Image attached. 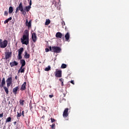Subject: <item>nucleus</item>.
<instances>
[{
  "label": "nucleus",
  "instance_id": "obj_39",
  "mask_svg": "<svg viewBox=\"0 0 129 129\" xmlns=\"http://www.w3.org/2000/svg\"><path fill=\"white\" fill-rule=\"evenodd\" d=\"M59 81H60V82H63V79H62V78L59 79Z\"/></svg>",
  "mask_w": 129,
  "mask_h": 129
},
{
  "label": "nucleus",
  "instance_id": "obj_3",
  "mask_svg": "<svg viewBox=\"0 0 129 129\" xmlns=\"http://www.w3.org/2000/svg\"><path fill=\"white\" fill-rule=\"evenodd\" d=\"M23 10L24 7H23V4L22 3V2H21L19 6L16 8L15 14H18V12H19V11H20V12H23Z\"/></svg>",
  "mask_w": 129,
  "mask_h": 129
},
{
  "label": "nucleus",
  "instance_id": "obj_34",
  "mask_svg": "<svg viewBox=\"0 0 129 129\" xmlns=\"http://www.w3.org/2000/svg\"><path fill=\"white\" fill-rule=\"evenodd\" d=\"M51 122H54V121H55V119L51 118Z\"/></svg>",
  "mask_w": 129,
  "mask_h": 129
},
{
  "label": "nucleus",
  "instance_id": "obj_15",
  "mask_svg": "<svg viewBox=\"0 0 129 129\" xmlns=\"http://www.w3.org/2000/svg\"><path fill=\"white\" fill-rule=\"evenodd\" d=\"M20 63L22 64L21 67H24L26 65V61H25V59H21Z\"/></svg>",
  "mask_w": 129,
  "mask_h": 129
},
{
  "label": "nucleus",
  "instance_id": "obj_16",
  "mask_svg": "<svg viewBox=\"0 0 129 129\" xmlns=\"http://www.w3.org/2000/svg\"><path fill=\"white\" fill-rule=\"evenodd\" d=\"M65 38H66V40L67 41H68V40H69V38H70V34H69V32H68L64 36Z\"/></svg>",
  "mask_w": 129,
  "mask_h": 129
},
{
  "label": "nucleus",
  "instance_id": "obj_4",
  "mask_svg": "<svg viewBox=\"0 0 129 129\" xmlns=\"http://www.w3.org/2000/svg\"><path fill=\"white\" fill-rule=\"evenodd\" d=\"M8 46V40H5L0 43V48L4 49Z\"/></svg>",
  "mask_w": 129,
  "mask_h": 129
},
{
  "label": "nucleus",
  "instance_id": "obj_37",
  "mask_svg": "<svg viewBox=\"0 0 129 129\" xmlns=\"http://www.w3.org/2000/svg\"><path fill=\"white\" fill-rule=\"evenodd\" d=\"M8 21L9 22V21H11L12 17H10L9 18L7 19Z\"/></svg>",
  "mask_w": 129,
  "mask_h": 129
},
{
  "label": "nucleus",
  "instance_id": "obj_47",
  "mask_svg": "<svg viewBox=\"0 0 129 129\" xmlns=\"http://www.w3.org/2000/svg\"><path fill=\"white\" fill-rule=\"evenodd\" d=\"M57 6V4H55V6Z\"/></svg>",
  "mask_w": 129,
  "mask_h": 129
},
{
  "label": "nucleus",
  "instance_id": "obj_11",
  "mask_svg": "<svg viewBox=\"0 0 129 129\" xmlns=\"http://www.w3.org/2000/svg\"><path fill=\"white\" fill-rule=\"evenodd\" d=\"M63 36V34L61 32H57L55 34V37L58 39H61Z\"/></svg>",
  "mask_w": 129,
  "mask_h": 129
},
{
  "label": "nucleus",
  "instance_id": "obj_31",
  "mask_svg": "<svg viewBox=\"0 0 129 129\" xmlns=\"http://www.w3.org/2000/svg\"><path fill=\"white\" fill-rule=\"evenodd\" d=\"M21 13H22V15H24V16L26 14V11L24 10H23V11H21Z\"/></svg>",
  "mask_w": 129,
  "mask_h": 129
},
{
  "label": "nucleus",
  "instance_id": "obj_21",
  "mask_svg": "<svg viewBox=\"0 0 129 129\" xmlns=\"http://www.w3.org/2000/svg\"><path fill=\"white\" fill-rule=\"evenodd\" d=\"M19 72H20L21 73H24V72H25V69H23V67H21L19 70Z\"/></svg>",
  "mask_w": 129,
  "mask_h": 129
},
{
  "label": "nucleus",
  "instance_id": "obj_5",
  "mask_svg": "<svg viewBox=\"0 0 129 129\" xmlns=\"http://www.w3.org/2000/svg\"><path fill=\"white\" fill-rule=\"evenodd\" d=\"M7 87L9 88L11 85L13 83V78L12 77H9L6 80Z\"/></svg>",
  "mask_w": 129,
  "mask_h": 129
},
{
  "label": "nucleus",
  "instance_id": "obj_44",
  "mask_svg": "<svg viewBox=\"0 0 129 129\" xmlns=\"http://www.w3.org/2000/svg\"><path fill=\"white\" fill-rule=\"evenodd\" d=\"M24 111H22V115H23V116H24Z\"/></svg>",
  "mask_w": 129,
  "mask_h": 129
},
{
  "label": "nucleus",
  "instance_id": "obj_29",
  "mask_svg": "<svg viewBox=\"0 0 129 129\" xmlns=\"http://www.w3.org/2000/svg\"><path fill=\"white\" fill-rule=\"evenodd\" d=\"M21 116H22V113L21 112L20 113L17 112V117H21Z\"/></svg>",
  "mask_w": 129,
  "mask_h": 129
},
{
  "label": "nucleus",
  "instance_id": "obj_24",
  "mask_svg": "<svg viewBox=\"0 0 129 129\" xmlns=\"http://www.w3.org/2000/svg\"><path fill=\"white\" fill-rule=\"evenodd\" d=\"M25 57L26 59H29V58H30V54H28L27 52H25Z\"/></svg>",
  "mask_w": 129,
  "mask_h": 129
},
{
  "label": "nucleus",
  "instance_id": "obj_46",
  "mask_svg": "<svg viewBox=\"0 0 129 129\" xmlns=\"http://www.w3.org/2000/svg\"><path fill=\"white\" fill-rule=\"evenodd\" d=\"M17 77L16 76V77H15V79H17Z\"/></svg>",
  "mask_w": 129,
  "mask_h": 129
},
{
  "label": "nucleus",
  "instance_id": "obj_25",
  "mask_svg": "<svg viewBox=\"0 0 129 129\" xmlns=\"http://www.w3.org/2000/svg\"><path fill=\"white\" fill-rule=\"evenodd\" d=\"M11 120L12 118L11 117H8L6 120V123H7V122H10V121H11Z\"/></svg>",
  "mask_w": 129,
  "mask_h": 129
},
{
  "label": "nucleus",
  "instance_id": "obj_10",
  "mask_svg": "<svg viewBox=\"0 0 129 129\" xmlns=\"http://www.w3.org/2000/svg\"><path fill=\"white\" fill-rule=\"evenodd\" d=\"M69 110V109H68V108H66L63 113V117H67V116H68V110Z\"/></svg>",
  "mask_w": 129,
  "mask_h": 129
},
{
  "label": "nucleus",
  "instance_id": "obj_19",
  "mask_svg": "<svg viewBox=\"0 0 129 129\" xmlns=\"http://www.w3.org/2000/svg\"><path fill=\"white\" fill-rule=\"evenodd\" d=\"M14 12V9L12 7H10L9 9V14H12Z\"/></svg>",
  "mask_w": 129,
  "mask_h": 129
},
{
  "label": "nucleus",
  "instance_id": "obj_33",
  "mask_svg": "<svg viewBox=\"0 0 129 129\" xmlns=\"http://www.w3.org/2000/svg\"><path fill=\"white\" fill-rule=\"evenodd\" d=\"M9 23V21L7 19L6 21H4V24H8Z\"/></svg>",
  "mask_w": 129,
  "mask_h": 129
},
{
  "label": "nucleus",
  "instance_id": "obj_41",
  "mask_svg": "<svg viewBox=\"0 0 129 129\" xmlns=\"http://www.w3.org/2000/svg\"><path fill=\"white\" fill-rule=\"evenodd\" d=\"M3 114H0V118L3 117Z\"/></svg>",
  "mask_w": 129,
  "mask_h": 129
},
{
  "label": "nucleus",
  "instance_id": "obj_1",
  "mask_svg": "<svg viewBox=\"0 0 129 129\" xmlns=\"http://www.w3.org/2000/svg\"><path fill=\"white\" fill-rule=\"evenodd\" d=\"M21 43L23 45H29V31H24L22 38H21Z\"/></svg>",
  "mask_w": 129,
  "mask_h": 129
},
{
  "label": "nucleus",
  "instance_id": "obj_45",
  "mask_svg": "<svg viewBox=\"0 0 129 129\" xmlns=\"http://www.w3.org/2000/svg\"><path fill=\"white\" fill-rule=\"evenodd\" d=\"M62 24H64V25H65V22L64 21H63Z\"/></svg>",
  "mask_w": 129,
  "mask_h": 129
},
{
  "label": "nucleus",
  "instance_id": "obj_18",
  "mask_svg": "<svg viewBox=\"0 0 129 129\" xmlns=\"http://www.w3.org/2000/svg\"><path fill=\"white\" fill-rule=\"evenodd\" d=\"M18 89H19V87H16L13 89V93L14 94H17V92L18 91Z\"/></svg>",
  "mask_w": 129,
  "mask_h": 129
},
{
  "label": "nucleus",
  "instance_id": "obj_2",
  "mask_svg": "<svg viewBox=\"0 0 129 129\" xmlns=\"http://www.w3.org/2000/svg\"><path fill=\"white\" fill-rule=\"evenodd\" d=\"M49 50L51 52H54V53H60L61 51V48L58 46H53L52 47L50 46Z\"/></svg>",
  "mask_w": 129,
  "mask_h": 129
},
{
  "label": "nucleus",
  "instance_id": "obj_13",
  "mask_svg": "<svg viewBox=\"0 0 129 129\" xmlns=\"http://www.w3.org/2000/svg\"><path fill=\"white\" fill-rule=\"evenodd\" d=\"M18 64V62H17L16 61L10 62V66L12 67H14V66H17Z\"/></svg>",
  "mask_w": 129,
  "mask_h": 129
},
{
  "label": "nucleus",
  "instance_id": "obj_38",
  "mask_svg": "<svg viewBox=\"0 0 129 129\" xmlns=\"http://www.w3.org/2000/svg\"><path fill=\"white\" fill-rule=\"evenodd\" d=\"M53 95H49V97L50 98H52V97H53Z\"/></svg>",
  "mask_w": 129,
  "mask_h": 129
},
{
  "label": "nucleus",
  "instance_id": "obj_28",
  "mask_svg": "<svg viewBox=\"0 0 129 129\" xmlns=\"http://www.w3.org/2000/svg\"><path fill=\"white\" fill-rule=\"evenodd\" d=\"M24 102H25V101H24V100H20V104H21V105H24Z\"/></svg>",
  "mask_w": 129,
  "mask_h": 129
},
{
  "label": "nucleus",
  "instance_id": "obj_42",
  "mask_svg": "<svg viewBox=\"0 0 129 129\" xmlns=\"http://www.w3.org/2000/svg\"><path fill=\"white\" fill-rule=\"evenodd\" d=\"M14 124L15 125H16V124H17V121H14Z\"/></svg>",
  "mask_w": 129,
  "mask_h": 129
},
{
  "label": "nucleus",
  "instance_id": "obj_36",
  "mask_svg": "<svg viewBox=\"0 0 129 129\" xmlns=\"http://www.w3.org/2000/svg\"><path fill=\"white\" fill-rule=\"evenodd\" d=\"M8 12H7V11H5V16H8Z\"/></svg>",
  "mask_w": 129,
  "mask_h": 129
},
{
  "label": "nucleus",
  "instance_id": "obj_20",
  "mask_svg": "<svg viewBox=\"0 0 129 129\" xmlns=\"http://www.w3.org/2000/svg\"><path fill=\"white\" fill-rule=\"evenodd\" d=\"M3 88L5 90V91L6 93L7 94H9V89L6 86L3 87Z\"/></svg>",
  "mask_w": 129,
  "mask_h": 129
},
{
  "label": "nucleus",
  "instance_id": "obj_30",
  "mask_svg": "<svg viewBox=\"0 0 129 129\" xmlns=\"http://www.w3.org/2000/svg\"><path fill=\"white\" fill-rule=\"evenodd\" d=\"M18 59L21 60L22 59V54L18 53Z\"/></svg>",
  "mask_w": 129,
  "mask_h": 129
},
{
  "label": "nucleus",
  "instance_id": "obj_9",
  "mask_svg": "<svg viewBox=\"0 0 129 129\" xmlns=\"http://www.w3.org/2000/svg\"><path fill=\"white\" fill-rule=\"evenodd\" d=\"M5 85H6V79H5V78H3L1 82V84H0L1 88L5 87Z\"/></svg>",
  "mask_w": 129,
  "mask_h": 129
},
{
  "label": "nucleus",
  "instance_id": "obj_27",
  "mask_svg": "<svg viewBox=\"0 0 129 129\" xmlns=\"http://www.w3.org/2000/svg\"><path fill=\"white\" fill-rule=\"evenodd\" d=\"M51 69V67L50 66H48V67L46 68L44 70L45 71H49Z\"/></svg>",
  "mask_w": 129,
  "mask_h": 129
},
{
  "label": "nucleus",
  "instance_id": "obj_17",
  "mask_svg": "<svg viewBox=\"0 0 129 129\" xmlns=\"http://www.w3.org/2000/svg\"><path fill=\"white\" fill-rule=\"evenodd\" d=\"M26 26H27L28 28H31V21L28 22V20H26Z\"/></svg>",
  "mask_w": 129,
  "mask_h": 129
},
{
  "label": "nucleus",
  "instance_id": "obj_12",
  "mask_svg": "<svg viewBox=\"0 0 129 129\" xmlns=\"http://www.w3.org/2000/svg\"><path fill=\"white\" fill-rule=\"evenodd\" d=\"M32 39L33 40V42L34 43L37 41V36H36V33H34L32 35Z\"/></svg>",
  "mask_w": 129,
  "mask_h": 129
},
{
  "label": "nucleus",
  "instance_id": "obj_14",
  "mask_svg": "<svg viewBox=\"0 0 129 129\" xmlns=\"http://www.w3.org/2000/svg\"><path fill=\"white\" fill-rule=\"evenodd\" d=\"M27 85V83L24 82L23 84L22 85L21 88V90H25L26 89V86Z\"/></svg>",
  "mask_w": 129,
  "mask_h": 129
},
{
  "label": "nucleus",
  "instance_id": "obj_26",
  "mask_svg": "<svg viewBox=\"0 0 129 129\" xmlns=\"http://www.w3.org/2000/svg\"><path fill=\"white\" fill-rule=\"evenodd\" d=\"M66 67H67V65L66 64L62 63L61 64V68H62V69H65Z\"/></svg>",
  "mask_w": 129,
  "mask_h": 129
},
{
  "label": "nucleus",
  "instance_id": "obj_22",
  "mask_svg": "<svg viewBox=\"0 0 129 129\" xmlns=\"http://www.w3.org/2000/svg\"><path fill=\"white\" fill-rule=\"evenodd\" d=\"M51 23V21H50V19H46L45 22V25L48 26L50 23Z\"/></svg>",
  "mask_w": 129,
  "mask_h": 129
},
{
  "label": "nucleus",
  "instance_id": "obj_35",
  "mask_svg": "<svg viewBox=\"0 0 129 129\" xmlns=\"http://www.w3.org/2000/svg\"><path fill=\"white\" fill-rule=\"evenodd\" d=\"M49 51H50V49H49V48L45 49V52H49Z\"/></svg>",
  "mask_w": 129,
  "mask_h": 129
},
{
  "label": "nucleus",
  "instance_id": "obj_32",
  "mask_svg": "<svg viewBox=\"0 0 129 129\" xmlns=\"http://www.w3.org/2000/svg\"><path fill=\"white\" fill-rule=\"evenodd\" d=\"M51 128L52 129H55V124L53 123L52 125H51Z\"/></svg>",
  "mask_w": 129,
  "mask_h": 129
},
{
  "label": "nucleus",
  "instance_id": "obj_7",
  "mask_svg": "<svg viewBox=\"0 0 129 129\" xmlns=\"http://www.w3.org/2000/svg\"><path fill=\"white\" fill-rule=\"evenodd\" d=\"M5 55H6V60H8V59H10V58H11V57H12V52H7L5 53Z\"/></svg>",
  "mask_w": 129,
  "mask_h": 129
},
{
  "label": "nucleus",
  "instance_id": "obj_40",
  "mask_svg": "<svg viewBox=\"0 0 129 129\" xmlns=\"http://www.w3.org/2000/svg\"><path fill=\"white\" fill-rule=\"evenodd\" d=\"M71 83H72V84L74 85V81H71Z\"/></svg>",
  "mask_w": 129,
  "mask_h": 129
},
{
  "label": "nucleus",
  "instance_id": "obj_8",
  "mask_svg": "<svg viewBox=\"0 0 129 129\" xmlns=\"http://www.w3.org/2000/svg\"><path fill=\"white\" fill-rule=\"evenodd\" d=\"M56 77H62V71H56L55 72Z\"/></svg>",
  "mask_w": 129,
  "mask_h": 129
},
{
  "label": "nucleus",
  "instance_id": "obj_23",
  "mask_svg": "<svg viewBox=\"0 0 129 129\" xmlns=\"http://www.w3.org/2000/svg\"><path fill=\"white\" fill-rule=\"evenodd\" d=\"M23 51H24V48L23 47L20 48L18 50V53L19 54H22L23 53Z\"/></svg>",
  "mask_w": 129,
  "mask_h": 129
},
{
  "label": "nucleus",
  "instance_id": "obj_43",
  "mask_svg": "<svg viewBox=\"0 0 129 129\" xmlns=\"http://www.w3.org/2000/svg\"><path fill=\"white\" fill-rule=\"evenodd\" d=\"M63 85H64L63 82H61V86H63Z\"/></svg>",
  "mask_w": 129,
  "mask_h": 129
},
{
  "label": "nucleus",
  "instance_id": "obj_6",
  "mask_svg": "<svg viewBox=\"0 0 129 129\" xmlns=\"http://www.w3.org/2000/svg\"><path fill=\"white\" fill-rule=\"evenodd\" d=\"M31 6H32V0H30L29 6L25 7L24 10L25 11V12H27L28 13V12L30 11V10H31Z\"/></svg>",
  "mask_w": 129,
  "mask_h": 129
}]
</instances>
